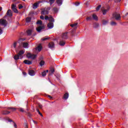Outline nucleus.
Segmentation results:
<instances>
[{"label": "nucleus", "mask_w": 128, "mask_h": 128, "mask_svg": "<svg viewBox=\"0 0 128 128\" xmlns=\"http://www.w3.org/2000/svg\"><path fill=\"white\" fill-rule=\"evenodd\" d=\"M18 110L20 112H26L24 110V108H20Z\"/></svg>", "instance_id": "obj_30"}, {"label": "nucleus", "mask_w": 128, "mask_h": 128, "mask_svg": "<svg viewBox=\"0 0 128 128\" xmlns=\"http://www.w3.org/2000/svg\"><path fill=\"white\" fill-rule=\"evenodd\" d=\"M40 2H42V1H39L37 2H35L33 4V8L34 10H36V8H38V5L40 4Z\"/></svg>", "instance_id": "obj_8"}, {"label": "nucleus", "mask_w": 128, "mask_h": 128, "mask_svg": "<svg viewBox=\"0 0 128 128\" xmlns=\"http://www.w3.org/2000/svg\"><path fill=\"white\" fill-rule=\"evenodd\" d=\"M26 57L28 58H32V60H34L36 58V54H32L30 53H28L26 54Z\"/></svg>", "instance_id": "obj_5"}, {"label": "nucleus", "mask_w": 128, "mask_h": 128, "mask_svg": "<svg viewBox=\"0 0 128 128\" xmlns=\"http://www.w3.org/2000/svg\"><path fill=\"white\" fill-rule=\"evenodd\" d=\"M56 3L58 4L61 6V4H62V0H56Z\"/></svg>", "instance_id": "obj_29"}, {"label": "nucleus", "mask_w": 128, "mask_h": 128, "mask_svg": "<svg viewBox=\"0 0 128 128\" xmlns=\"http://www.w3.org/2000/svg\"><path fill=\"white\" fill-rule=\"evenodd\" d=\"M36 110L37 112H38V114L41 116H43L42 114V113H40V110H38V108H36Z\"/></svg>", "instance_id": "obj_38"}, {"label": "nucleus", "mask_w": 128, "mask_h": 128, "mask_svg": "<svg viewBox=\"0 0 128 128\" xmlns=\"http://www.w3.org/2000/svg\"><path fill=\"white\" fill-rule=\"evenodd\" d=\"M92 20V16H88L86 18V20L88 22V20Z\"/></svg>", "instance_id": "obj_32"}, {"label": "nucleus", "mask_w": 128, "mask_h": 128, "mask_svg": "<svg viewBox=\"0 0 128 128\" xmlns=\"http://www.w3.org/2000/svg\"><path fill=\"white\" fill-rule=\"evenodd\" d=\"M68 92H66L64 94V96H63V98H64V100H68Z\"/></svg>", "instance_id": "obj_19"}, {"label": "nucleus", "mask_w": 128, "mask_h": 128, "mask_svg": "<svg viewBox=\"0 0 128 128\" xmlns=\"http://www.w3.org/2000/svg\"><path fill=\"white\" fill-rule=\"evenodd\" d=\"M93 26L94 28H98L100 26V24L98 23L94 22L93 24Z\"/></svg>", "instance_id": "obj_24"}, {"label": "nucleus", "mask_w": 128, "mask_h": 128, "mask_svg": "<svg viewBox=\"0 0 128 128\" xmlns=\"http://www.w3.org/2000/svg\"><path fill=\"white\" fill-rule=\"evenodd\" d=\"M102 22L104 26H106L108 24V20L103 19L102 20Z\"/></svg>", "instance_id": "obj_13"}, {"label": "nucleus", "mask_w": 128, "mask_h": 128, "mask_svg": "<svg viewBox=\"0 0 128 128\" xmlns=\"http://www.w3.org/2000/svg\"><path fill=\"white\" fill-rule=\"evenodd\" d=\"M8 110H12L13 111L16 110V108L12 107H8L7 108Z\"/></svg>", "instance_id": "obj_34"}, {"label": "nucleus", "mask_w": 128, "mask_h": 128, "mask_svg": "<svg viewBox=\"0 0 128 128\" xmlns=\"http://www.w3.org/2000/svg\"><path fill=\"white\" fill-rule=\"evenodd\" d=\"M27 34L28 36H30L32 34V30H27Z\"/></svg>", "instance_id": "obj_35"}, {"label": "nucleus", "mask_w": 128, "mask_h": 128, "mask_svg": "<svg viewBox=\"0 0 128 128\" xmlns=\"http://www.w3.org/2000/svg\"><path fill=\"white\" fill-rule=\"evenodd\" d=\"M50 40V38L47 37V38H42L41 39V40L44 41V40Z\"/></svg>", "instance_id": "obj_41"}, {"label": "nucleus", "mask_w": 128, "mask_h": 128, "mask_svg": "<svg viewBox=\"0 0 128 128\" xmlns=\"http://www.w3.org/2000/svg\"><path fill=\"white\" fill-rule=\"evenodd\" d=\"M24 54V50H21L19 52L18 54L20 56V60L24 58V56H22V54Z\"/></svg>", "instance_id": "obj_14"}, {"label": "nucleus", "mask_w": 128, "mask_h": 128, "mask_svg": "<svg viewBox=\"0 0 128 128\" xmlns=\"http://www.w3.org/2000/svg\"><path fill=\"white\" fill-rule=\"evenodd\" d=\"M48 20H49L50 22H54V19L52 16H49Z\"/></svg>", "instance_id": "obj_23"}, {"label": "nucleus", "mask_w": 128, "mask_h": 128, "mask_svg": "<svg viewBox=\"0 0 128 128\" xmlns=\"http://www.w3.org/2000/svg\"><path fill=\"white\" fill-rule=\"evenodd\" d=\"M109 10H110V7H108L107 9L103 10H102V12L104 16H106Z\"/></svg>", "instance_id": "obj_16"}, {"label": "nucleus", "mask_w": 128, "mask_h": 128, "mask_svg": "<svg viewBox=\"0 0 128 128\" xmlns=\"http://www.w3.org/2000/svg\"><path fill=\"white\" fill-rule=\"evenodd\" d=\"M12 10L14 12H15V14L18 13V9H16V4H12Z\"/></svg>", "instance_id": "obj_6"}, {"label": "nucleus", "mask_w": 128, "mask_h": 128, "mask_svg": "<svg viewBox=\"0 0 128 128\" xmlns=\"http://www.w3.org/2000/svg\"><path fill=\"white\" fill-rule=\"evenodd\" d=\"M70 26L72 28H73L74 30H76V28H78V23H74L73 24H71Z\"/></svg>", "instance_id": "obj_15"}, {"label": "nucleus", "mask_w": 128, "mask_h": 128, "mask_svg": "<svg viewBox=\"0 0 128 128\" xmlns=\"http://www.w3.org/2000/svg\"><path fill=\"white\" fill-rule=\"evenodd\" d=\"M44 26H39L37 28H36V30L37 32H40L41 30H44Z\"/></svg>", "instance_id": "obj_9"}, {"label": "nucleus", "mask_w": 128, "mask_h": 128, "mask_svg": "<svg viewBox=\"0 0 128 128\" xmlns=\"http://www.w3.org/2000/svg\"><path fill=\"white\" fill-rule=\"evenodd\" d=\"M47 26L49 30H52L54 28V22H50L48 24Z\"/></svg>", "instance_id": "obj_7"}, {"label": "nucleus", "mask_w": 128, "mask_h": 128, "mask_svg": "<svg viewBox=\"0 0 128 128\" xmlns=\"http://www.w3.org/2000/svg\"><path fill=\"white\" fill-rule=\"evenodd\" d=\"M52 10L55 14H56L58 12V9L56 7H54L52 8Z\"/></svg>", "instance_id": "obj_27"}, {"label": "nucleus", "mask_w": 128, "mask_h": 128, "mask_svg": "<svg viewBox=\"0 0 128 128\" xmlns=\"http://www.w3.org/2000/svg\"><path fill=\"white\" fill-rule=\"evenodd\" d=\"M17 44H18V42H14V44H13V46H14V48H16Z\"/></svg>", "instance_id": "obj_45"}, {"label": "nucleus", "mask_w": 128, "mask_h": 128, "mask_svg": "<svg viewBox=\"0 0 128 128\" xmlns=\"http://www.w3.org/2000/svg\"><path fill=\"white\" fill-rule=\"evenodd\" d=\"M13 2H16V0H13Z\"/></svg>", "instance_id": "obj_62"}, {"label": "nucleus", "mask_w": 128, "mask_h": 128, "mask_svg": "<svg viewBox=\"0 0 128 128\" xmlns=\"http://www.w3.org/2000/svg\"><path fill=\"white\" fill-rule=\"evenodd\" d=\"M96 20L98 22V16L96 14H93L92 16V20Z\"/></svg>", "instance_id": "obj_18"}, {"label": "nucleus", "mask_w": 128, "mask_h": 128, "mask_svg": "<svg viewBox=\"0 0 128 128\" xmlns=\"http://www.w3.org/2000/svg\"><path fill=\"white\" fill-rule=\"evenodd\" d=\"M44 20H49L50 16L48 17V16H45Z\"/></svg>", "instance_id": "obj_43"}, {"label": "nucleus", "mask_w": 128, "mask_h": 128, "mask_svg": "<svg viewBox=\"0 0 128 128\" xmlns=\"http://www.w3.org/2000/svg\"><path fill=\"white\" fill-rule=\"evenodd\" d=\"M27 116H29L30 118H32V115L30 114V112H26Z\"/></svg>", "instance_id": "obj_40"}, {"label": "nucleus", "mask_w": 128, "mask_h": 128, "mask_svg": "<svg viewBox=\"0 0 128 128\" xmlns=\"http://www.w3.org/2000/svg\"><path fill=\"white\" fill-rule=\"evenodd\" d=\"M76 6H78V4H80V3L78 2H76V4H75Z\"/></svg>", "instance_id": "obj_53"}, {"label": "nucleus", "mask_w": 128, "mask_h": 128, "mask_svg": "<svg viewBox=\"0 0 128 128\" xmlns=\"http://www.w3.org/2000/svg\"><path fill=\"white\" fill-rule=\"evenodd\" d=\"M13 124H14V128H17V126L16 124V122H13Z\"/></svg>", "instance_id": "obj_49"}, {"label": "nucleus", "mask_w": 128, "mask_h": 128, "mask_svg": "<svg viewBox=\"0 0 128 128\" xmlns=\"http://www.w3.org/2000/svg\"><path fill=\"white\" fill-rule=\"evenodd\" d=\"M121 0H115L116 2H120Z\"/></svg>", "instance_id": "obj_54"}, {"label": "nucleus", "mask_w": 128, "mask_h": 128, "mask_svg": "<svg viewBox=\"0 0 128 128\" xmlns=\"http://www.w3.org/2000/svg\"><path fill=\"white\" fill-rule=\"evenodd\" d=\"M28 74H30V76H34L36 74V72H34V70H29Z\"/></svg>", "instance_id": "obj_12"}, {"label": "nucleus", "mask_w": 128, "mask_h": 128, "mask_svg": "<svg viewBox=\"0 0 128 128\" xmlns=\"http://www.w3.org/2000/svg\"><path fill=\"white\" fill-rule=\"evenodd\" d=\"M113 17L116 20H122V16H120V14H118L116 12H115L114 14H113Z\"/></svg>", "instance_id": "obj_3"}, {"label": "nucleus", "mask_w": 128, "mask_h": 128, "mask_svg": "<svg viewBox=\"0 0 128 128\" xmlns=\"http://www.w3.org/2000/svg\"><path fill=\"white\" fill-rule=\"evenodd\" d=\"M32 122H33L34 123V124H38V122H36L35 120H32Z\"/></svg>", "instance_id": "obj_56"}, {"label": "nucleus", "mask_w": 128, "mask_h": 128, "mask_svg": "<svg viewBox=\"0 0 128 128\" xmlns=\"http://www.w3.org/2000/svg\"><path fill=\"white\" fill-rule=\"evenodd\" d=\"M42 76H46V71H44L43 72H42Z\"/></svg>", "instance_id": "obj_42"}, {"label": "nucleus", "mask_w": 128, "mask_h": 128, "mask_svg": "<svg viewBox=\"0 0 128 128\" xmlns=\"http://www.w3.org/2000/svg\"><path fill=\"white\" fill-rule=\"evenodd\" d=\"M2 8L0 7V12H2Z\"/></svg>", "instance_id": "obj_59"}, {"label": "nucleus", "mask_w": 128, "mask_h": 128, "mask_svg": "<svg viewBox=\"0 0 128 128\" xmlns=\"http://www.w3.org/2000/svg\"><path fill=\"white\" fill-rule=\"evenodd\" d=\"M38 108H40V109L42 108V105L39 104L38 105Z\"/></svg>", "instance_id": "obj_50"}, {"label": "nucleus", "mask_w": 128, "mask_h": 128, "mask_svg": "<svg viewBox=\"0 0 128 128\" xmlns=\"http://www.w3.org/2000/svg\"><path fill=\"white\" fill-rule=\"evenodd\" d=\"M26 110H28H28H29L28 108H27V109H26Z\"/></svg>", "instance_id": "obj_63"}, {"label": "nucleus", "mask_w": 128, "mask_h": 128, "mask_svg": "<svg viewBox=\"0 0 128 128\" xmlns=\"http://www.w3.org/2000/svg\"><path fill=\"white\" fill-rule=\"evenodd\" d=\"M50 10V7L45 8L44 9H42L41 14H44V16L48 14Z\"/></svg>", "instance_id": "obj_2"}, {"label": "nucleus", "mask_w": 128, "mask_h": 128, "mask_svg": "<svg viewBox=\"0 0 128 128\" xmlns=\"http://www.w3.org/2000/svg\"><path fill=\"white\" fill-rule=\"evenodd\" d=\"M44 72H46V74H48V70H44Z\"/></svg>", "instance_id": "obj_60"}, {"label": "nucleus", "mask_w": 128, "mask_h": 128, "mask_svg": "<svg viewBox=\"0 0 128 128\" xmlns=\"http://www.w3.org/2000/svg\"><path fill=\"white\" fill-rule=\"evenodd\" d=\"M100 8H102V5H99V6H98L96 8V12H98V10H100Z\"/></svg>", "instance_id": "obj_36"}, {"label": "nucleus", "mask_w": 128, "mask_h": 128, "mask_svg": "<svg viewBox=\"0 0 128 128\" xmlns=\"http://www.w3.org/2000/svg\"><path fill=\"white\" fill-rule=\"evenodd\" d=\"M42 45L40 44L39 46H38L36 48H34V50H38V52H40L42 50Z\"/></svg>", "instance_id": "obj_10"}, {"label": "nucleus", "mask_w": 128, "mask_h": 128, "mask_svg": "<svg viewBox=\"0 0 128 128\" xmlns=\"http://www.w3.org/2000/svg\"><path fill=\"white\" fill-rule=\"evenodd\" d=\"M128 16V12L126 13L124 16Z\"/></svg>", "instance_id": "obj_58"}, {"label": "nucleus", "mask_w": 128, "mask_h": 128, "mask_svg": "<svg viewBox=\"0 0 128 128\" xmlns=\"http://www.w3.org/2000/svg\"><path fill=\"white\" fill-rule=\"evenodd\" d=\"M4 32V30L2 28H0V35L2 34Z\"/></svg>", "instance_id": "obj_46"}, {"label": "nucleus", "mask_w": 128, "mask_h": 128, "mask_svg": "<svg viewBox=\"0 0 128 128\" xmlns=\"http://www.w3.org/2000/svg\"><path fill=\"white\" fill-rule=\"evenodd\" d=\"M22 74H24V76H26V72H23Z\"/></svg>", "instance_id": "obj_55"}, {"label": "nucleus", "mask_w": 128, "mask_h": 128, "mask_svg": "<svg viewBox=\"0 0 128 128\" xmlns=\"http://www.w3.org/2000/svg\"><path fill=\"white\" fill-rule=\"evenodd\" d=\"M2 114H10V112L8 110H4L2 112Z\"/></svg>", "instance_id": "obj_28"}, {"label": "nucleus", "mask_w": 128, "mask_h": 128, "mask_svg": "<svg viewBox=\"0 0 128 128\" xmlns=\"http://www.w3.org/2000/svg\"><path fill=\"white\" fill-rule=\"evenodd\" d=\"M24 64H32V61H30L28 60H24Z\"/></svg>", "instance_id": "obj_20"}, {"label": "nucleus", "mask_w": 128, "mask_h": 128, "mask_svg": "<svg viewBox=\"0 0 128 128\" xmlns=\"http://www.w3.org/2000/svg\"><path fill=\"white\" fill-rule=\"evenodd\" d=\"M22 46L24 48H28V42H23Z\"/></svg>", "instance_id": "obj_21"}, {"label": "nucleus", "mask_w": 128, "mask_h": 128, "mask_svg": "<svg viewBox=\"0 0 128 128\" xmlns=\"http://www.w3.org/2000/svg\"><path fill=\"white\" fill-rule=\"evenodd\" d=\"M56 76V78H58V76Z\"/></svg>", "instance_id": "obj_64"}, {"label": "nucleus", "mask_w": 128, "mask_h": 128, "mask_svg": "<svg viewBox=\"0 0 128 128\" xmlns=\"http://www.w3.org/2000/svg\"><path fill=\"white\" fill-rule=\"evenodd\" d=\"M40 66H44V61L41 60L40 62Z\"/></svg>", "instance_id": "obj_33"}, {"label": "nucleus", "mask_w": 128, "mask_h": 128, "mask_svg": "<svg viewBox=\"0 0 128 128\" xmlns=\"http://www.w3.org/2000/svg\"><path fill=\"white\" fill-rule=\"evenodd\" d=\"M110 25L114 26L118 25V23H116V22L112 21L110 22Z\"/></svg>", "instance_id": "obj_26"}, {"label": "nucleus", "mask_w": 128, "mask_h": 128, "mask_svg": "<svg viewBox=\"0 0 128 128\" xmlns=\"http://www.w3.org/2000/svg\"><path fill=\"white\" fill-rule=\"evenodd\" d=\"M6 14L9 16H12V12L11 10H8Z\"/></svg>", "instance_id": "obj_17"}, {"label": "nucleus", "mask_w": 128, "mask_h": 128, "mask_svg": "<svg viewBox=\"0 0 128 128\" xmlns=\"http://www.w3.org/2000/svg\"><path fill=\"white\" fill-rule=\"evenodd\" d=\"M48 98H52V96H50V95L48 96Z\"/></svg>", "instance_id": "obj_57"}, {"label": "nucleus", "mask_w": 128, "mask_h": 128, "mask_svg": "<svg viewBox=\"0 0 128 128\" xmlns=\"http://www.w3.org/2000/svg\"><path fill=\"white\" fill-rule=\"evenodd\" d=\"M20 56L18 54H16L14 56V60H20Z\"/></svg>", "instance_id": "obj_22"}, {"label": "nucleus", "mask_w": 128, "mask_h": 128, "mask_svg": "<svg viewBox=\"0 0 128 128\" xmlns=\"http://www.w3.org/2000/svg\"><path fill=\"white\" fill-rule=\"evenodd\" d=\"M40 18V20H44V16H41Z\"/></svg>", "instance_id": "obj_48"}, {"label": "nucleus", "mask_w": 128, "mask_h": 128, "mask_svg": "<svg viewBox=\"0 0 128 128\" xmlns=\"http://www.w3.org/2000/svg\"><path fill=\"white\" fill-rule=\"evenodd\" d=\"M76 33V29H72L70 31V34L72 36H74V34Z\"/></svg>", "instance_id": "obj_25"}, {"label": "nucleus", "mask_w": 128, "mask_h": 128, "mask_svg": "<svg viewBox=\"0 0 128 128\" xmlns=\"http://www.w3.org/2000/svg\"><path fill=\"white\" fill-rule=\"evenodd\" d=\"M31 20H32V18H30V17H28L26 18V22H30Z\"/></svg>", "instance_id": "obj_31"}, {"label": "nucleus", "mask_w": 128, "mask_h": 128, "mask_svg": "<svg viewBox=\"0 0 128 128\" xmlns=\"http://www.w3.org/2000/svg\"><path fill=\"white\" fill-rule=\"evenodd\" d=\"M8 21L4 19L1 18L0 19V24L1 26H4V28L8 26Z\"/></svg>", "instance_id": "obj_4"}, {"label": "nucleus", "mask_w": 128, "mask_h": 128, "mask_svg": "<svg viewBox=\"0 0 128 128\" xmlns=\"http://www.w3.org/2000/svg\"><path fill=\"white\" fill-rule=\"evenodd\" d=\"M48 48H54V42H50L48 44Z\"/></svg>", "instance_id": "obj_11"}, {"label": "nucleus", "mask_w": 128, "mask_h": 128, "mask_svg": "<svg viewBox=\"0 0 128 128\" xmlns=\"http://www.w3.org/2000/svg\"><path fill=\"white\" fill-rule=\"evenodd\" d=\"M25 125V128H28V124L26 123H24Z\"/></svg>", "instance_id": "obj_51"}, {"label": "nucleus", "mask_w": 128, "mask_h": 128, "mask_svg": "<svg viewBox=\"0 0 128 128\" xmlns=\"http://www.w3.org/2000/svg\"><path fill=\"white\" fill-rule=\"evenodd\" d=\"M37 24H40V26H42V22L40 20H38L36 22Z\"/></svg>", "instance_id": "obj_37"}, {"label": "nucleus", "mask_w": 128, "mask_h": 128, "mask_svg": "<svg viewBox=\"0 0 128 128\" xmlns=\"http://www.w3.org/2000/svg\"><path fill=\"white\" fill-rule=\"evenodd\" d=\"M49 2L50 4V6H52V4L54 3V0H49Z\"/></svg>", "instance_id": "obj_39"}, {"label": "nucleus", "mask_w": 128, "mask_h": 128, "mask_svg": "<svg viewBox=\"0 0 128 128\" xmlns=\"http://www.w3.org/2000/svg\"><path fill=\"white\" fill-rule=\"evenodd\" d=\"M68 32H66L62 34V40H60L59 44H60L62 46H64L66 44V41H64V40H68Z\"/></svg>", "instance_id": "obj_1"}, {"label": "nucleus", "mask_w": 128, "mask_h": 128, "mask_svg": "<svg viewBox=\"0 0 128 128\" xmlns=\"http://www.w3.org/2000/svg\"><path fill=\"white\" fill-rule=\"evenodd\" d=\"M8 122H14V121L12 120H10V119H8Z\"/></svg>", "instance_id": "obj_52"}, {"label": "nucleus", "mask_w": 128, "mask_h": 128, "mask_svg": "<svg viewBox=\"0 0 128 128\" xmlns=\"http://www.w3.org/2000/svg\"><path fill=\"white\" fill-rule=\"evenodd\" d=\"M50 72H51L52 74H54V68H52L50 70Z\"/></svg>", "instance_id": "obj_47"}, {"label": "nucleus", "mask_w": 128, "mask_h": 128, "mask_svg": "<svg viewBox=\"0 0 128 128\" xmlns=\"http://www.w3.org/2000/svg\"><path fill=\"white\" fill-rule=\"evenodd\" d=\"M85 4H86V6H88V2H86Z\"/></svg>", "instance_id": "obj_61"}, {"label": "nucleus", "mask_w": 128, "mask_h": 128, "mask_svg": "<svg viewBox=\"0 0 128 128\" xmlns=\"http://www.w3.org/2000/svg\"><path fill=\"white\" fill-rule=\"evenodd\" d=\"M18 8L20 10H22V8H24V6H22V5L21 4H19L18 6Z\"/></svg>", "instance_id": "obj_44"}]
</instances>
